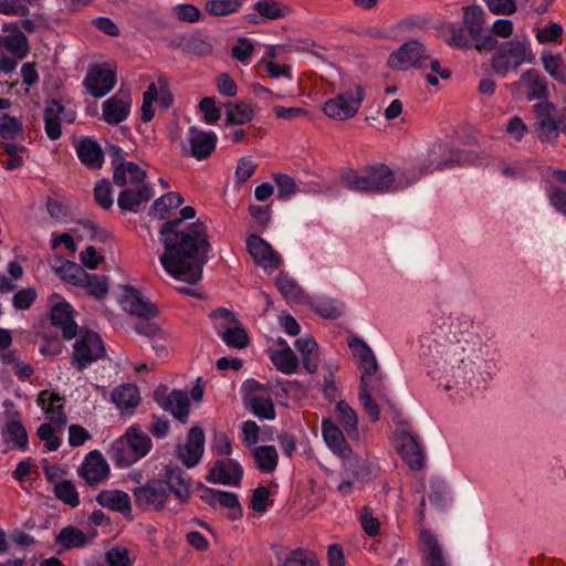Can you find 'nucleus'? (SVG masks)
Masks as SVG:
<instances>
[{
	"mask_svg": "<svg viewBox=\"0 0 566 566\" xmlns=\"http://www.w3.org/2000/svg\"><path fill=\"white\" fill-rule=\"evenodd\" d=\"M159 239L164 245L159 258L163 268L190 284L200 281L211 251L206 224L197 220L180 228V220H168L159 229Z\"/></svg>",
	"mask_w": 566,
	"mask_h": 566,
	"instance_id": "obj_1",
	"label": "nucleus"
},
{
	"mask_svg": "<svg viewBox=\"0 0 566 566\" xmlns=\"http://www.w3.org/2000/svg\"><path fill=\"white\" fill-rule=\"evenodd\" d=\"M151 447L149 436L138 427L133 426L112 443L107 453L116 467L128 468L146 457Z\"/></svg>",
	"mask_w": 566,
	"mask_h": 566,
	"instance_id": "obj_2",
	"label": "nucleus"
},
{
	"mask_svg": "<svg viewBox=\"0 0 566 566\" xmlns=\"http://www.w3.org/2000/svg\"><path fill=\"white\" fill-rule=\"evenodd\" d=\"M340 180L353 191L384 192L392 186L395 175L388 166L378 164L366 167L360 172L348 169L342 174Z\"/></svg>",
	"mask_w": 566,
	"mask_h": 566,
	"instance_id": "obj_3",
	"label": "nucleus"
},
{
	"mask_svg": "<svg viewBox=\"0 0 566 566\" xmlns=\"http://www.w3.org/2000/svg\"><path fill=\"white\" fill-rule=\"evenodd\" d=\"M364 99V85L350 78H343L339 93L324 103L323 111L332 119L347 120L358 113Z\"/></svg>",
	"mask_w": 566,
	"mask_h": 566,
	"instance_id": "obj_4",
	"label": "nucleus"
},
{
	"mask_svg": "<svg viewBox=\"0 0 566 566\" xmlns=\"http://www.w3.org/2000/svg\"><path fill=\"white\" fill-rule=\"evenodd\" d=\"M495 53L491 60L492 70L502 76L510 71L517 70L524 62L533 63L535 56L526 41H507L496 44Z\"/></svg>",
	"mask_w": 566,
	"mask_h": 566,
	"instance_id": "obj_5",
	"label": "nucleus"
},
{
	"mask_svg": "<svg viewBox=\"0 0 566 566\" xmlns=\"http://www.w3.org/2000/svg\"><path fill=\"white\" fill-rule=\"evenodd\" d=\"M71 364L83 371L93 363L106 356V349L101 336L90 329H80L75 336Z\"/></svg>",
	"mask_w": 566,
	"mask_h": 566,
	"instance_id": "obj_6",
	"label": "nucleus"
},
{
	"mask_svg": "<svg viewBox=\"0 0 566 566\" xmlns=\"http://www.w3.org/2000/svg\"><path fill=\"white\" fill-rule=\"evenodd\" d=\"M535 114V130L541 142L556 143L559 133L566 134V117L557 115V107L549 101H542L533 105Z\"/></svg>",
	"mask_w": 566,
	"mask_h": 566,
	"instance_id": "obj_7",
	"label": "nucleus"
},
{
	"mask_svg": "<svg viewBox=\"0 0 566 566\" xmlns=\"http://www.w3.org/2000/svg\"><path fill=\"white\" fill-rule=\"evenodd\" d=\"M358 398L361 402L364 411L367 413L371 422L380 419V405L392 408L391 400L388 396V389L384 384V378L380 374L370 377L367 380V386L359 384Z\"/></svg>",
	"mask_w": 566,
	"mask_h": 566,
	"instance_id": "obj_8",
	"label": "nucleus"
},
{
	"mask_svg": "<svg viewBox=\"0 0 566 566\" xmlns=\"http://www.w3.org/2000/svg\"><path fill=\"white\" fill-rule=\"evenodd\" d=\"M485 12L476 4L468 6L463 12V25L474 42V49L479 52H491L496 48L497 39L492 34H483L485 30Z\"/></svg>",
	"mask_w": 566,
	"mask_h": 566,
	"instance_id": "obj_9",
	"label": "nucleus"
},
{
	"mask_svg": "<svg viewBox=\"0 0 566 566\" xmlns=\"http://www.w3.org/2000/svg\"><path fill=\"white\" fill-rule=\"evenodd\" d=\"M134 503L143 512H161L166 509L168 495L159 478L132 490Z\"/></svg>",
	"mask_w": 566,
	"mask_h": 566,
	"instance_id": "obj_10",
	"label": "nucleus"
},
{
	"mask_svg": "<svg viewBox=\"0 0 566 566\" xmlns=\"http://www.w3.org/2000/svg\"><path fill=\"white\" fill-rule=\"evenodd\" d=\"M430 60L429 50L418 40L403 43L388 57L391 69L407 70L409 67L424 69Z\"/></svg>",
	"mask_w": 566,
	"mask_h": 566,
	"instance_id": "obj_11",
	"label": "nucleus"
},
{
	"mask_svg": "<svg viewBox=\"0 0 566 566\" xmlns=\"http://www.w3.org/2000/svg\"><path fill=\"white\" fill-rule=\"evenodd\" d=\"M159 479L164 482L168 499L172 494L181 505L189 502L192 494L191 479L184 469L175 464H167Z\"/></svg>",
	"mask_w": 566,
	"mask_h": 566,
	"instance_id": "obj_12",
	"label": "nucleus"
},
{
	"mask_svg": "<svg viewBox=\"0 0 566 566\" xmlns=\"http://www.w3.org/2000/svg\"><path fill=\"white\" fill-rule=\"evenodd\" d=\"M154 400L181 423L188 422L190 401L187 391L174 389L168 392L167 386L160 385L154 391Z\"/></svg>",
	"mask_w": 566,
	"mask_h": 566,
	"instance_id": "obj_13",
	"label": "nucleus"
},
{
	"mask_svg": "<svg viewBox=\"0 0 566 566\" xmlns=\"http://www.w3.org/2000/svg\"><path fill=\"white\" fill-rule=\"evenodd\" d=\"M243 478L241 464L233 459H218L213 462L206 480L210 483L239 486Z\"/></svg>",
	"mask_w": 566,
	"mask_h": 566,
	"instance_id": "obj_14",
	"label": "nucleus"
},
{
	"mask_svg": "<svg viewBox=\"0 0 566 566\" xmlns=\"http://www.w3.org/2000/svg\"><path fill=\"white\" fill-rule=\"evenodd\" d=\"M187 140L189 148H184V155L203 160L214 151L218 138L213 132H205L191 126L187 133Z\"/></svg>",
	"mask_w": 566,
	"mask_h": 566,
	"instance_id": "obj_15",
	"label": "nucleus"
},
{
	"mask_svg": "<svg viewBox=\"0 0 566 566\" xmlns=\"http://www.w3.org/2000/svg\"><path fill=\"white\" fill-rule=\"evenodd\" d=\"M438 353L440 360L437 361V365H440L443 373L455 379L465 377L464 347L460 342L442 345Z\"/></svg>",
	"mask_w": 566,
	"mask_h": 566,
	"instance_id": "obj_16",
	"label": "nucleus"
},
{
	"mask_svg": "<svg viewBox=\"0 0 566 566\" xmlns=\"http://www.w3.org/2000/svg\"><path fill=\"white\" fill-rule=\"evenodd\" d=\"M348 346L354 357L358 359L359 367L363 370L360 381L363 386H367V380L378 375L377 359L368 344L358 336H350L348 338Z\"/></svg>",
	"mask_w": 566,
	"mask_h": 566,
	"instance_id": "obj_17",
	"label": "nucleus"
},
{
	"mask_svg": "<svg viewBox=\"0 0 566 566\" xmlns=\"http://www.w3.org/2000/svg\"><path fill=\"white\" fill-rule=\"evenodd\" d=\"M78 475L91 485H97L109 475V465L97 450L91 451L77 470Z\"/></svg>",
	"mask_w": 566,
	"mask_h": 566,
	"instance_id": "obj_18",
	"label": "nucleus"
},
{
	"mask_svg": "<svg viewBox=\"0 0 566 566\" xmlns=\"http://www.w3.org/2000/svg\"><path fill=\"white\" fill-rule=\"evenodd\" d=\"M205 451V432L200 427L189 430L187 442L177 447V455L187 468L196 467Z\"/></svg>",
	"mask_w": 566,
	"mask_h": 566,
	"instance_id": "obj_19",
	"label": "nucleus"
},
{
	"mask_svg": "<svg viewBox=\"0 0 566 566\" xmlns=\"http://www.w3.org/2000/svg\"><path fill=\"white\" fill-rule=\"evenodd\" d=\"M443 145L441 143H434L428 151V157L418 166L419 174L426 176L433 172L434 170H442L446 167L454 165H463L468 161L467 156L461 151H452L449 157L441 160L438 159L442 151Z\"/></svg>",
	"mask_w": 566,
	"mask_h": 566,
	"instance_id": "obj_20",
	"label": "nucleus"
},
{
	"mask_svg": "<svg viewBox=\"0 0 566 566\" xmlns=\"http://www.w3.org/2000/svg\"><path fill=\"white\" fill-rule=\"evenodd\" d=\"M116 83L115 72L99 65L90 67L84 86L94 97H103L113 90Z\"/></svg>",
	"mask_w": 566,
	"mask_h": 566,
	"instance_id": "obj_21",
	"label": "nucleus"
},
{
	"mask_svg": "<svg viewBox=\"0 0 566 566\" xmlns=\"http://www.w3.org/2000/svg\"><path fill=\"white\" fill-rule=\"evenodd\" d=\"M247 250L255 263L263 268L275 269L281 264L280 255L258 234H250L248 237Z\"/></svg>",
	"mask_w": 566,
	"mask_h": 566,
	"instance_id": "obj_22",
	"label": "nucleus"
},
{
	"mask_svg": "<svg viewBox=\"0 0 566 566\" xmlns=\"http://www.w3.org/2000/svg\"><path fill=\"white\" fill-rule=\"evenodd\" d=\"M51 324L61 329L62 337L70 340L77 335L78 326L73 318V307L67 302H61L52 306L50 313Z\"/></svg>",
	"mask_w": 566,
	"mask_h": 566,
	"instance_id": "obj_23",
	"label": "nucleus"
},
{
	"mask_svg": "<svg viewBox=\"0 0 566 566\" xmlns=\"http://www.w3.org/2000/svg\"><path fill=\"white\" fill-rule=\"evenodd\" d=\"M75 151L81 163L88 169L98 170L104 164L101 145L92 137H82L75 144Z\"/></svg>",
	"mask_w": 566,
	"mask_h": 566,
	"instance_id": "obj_24",
	"label": "nucleus"
},
{
	"mask_svg": "<svg viewBox=\"0 0 566 566\" xmlns=\"http://www.w3.org/2000/svg\"><path fill=\"white\" fill-rule=\"evenodd\" d=\"M122 305L126 312L138 317L153 318L158 314L157 306L145 300L138 290L130 286L123 295Z\"/></svg>",
	"mask_w": 566,
	"mask_h": 566,
	"instance_id": "obj_25",
	"label": "nucleus"
},
{
	"mask_svg": "<svg viewBox=\"0 0 566 566\" xmlns=\"http://www.w3.org/2000/svg\"><path fill=\"white\" fill-rule=\"evenodd\" d=\"M154 196L153 188L146 184L135 188H126L119 192L118 207L124 211L137 212L143 203L148 202Z\"/></svg>",
	"mask_w": 566,
	"mask_h": 566,
	"instance_id": "obj_26",
	"label": "nucleus"
},
{
	"mask_svg": "<svg viewBox=\"0 0 566 566\" xmlns=\"http://www.w3.org/2000/svg\"><path fill=\"white\" fill-rule=\"evenodd\" d=\"M399 453L411 470H420L424 463L423 449L417 437L410 432L400 436Z\"/></svg>",
	"mask_w": 566,
	"mask_h": 566,
	"instance_id": "obj_27",
	"label": "nucleus"
},
{
	"mask_svg": "<svg viewBox=\"0 0 566 566\" xmlns=\"http://www.w3.org/2000/svg\"><path fill=\"white\" fill-rule=\"evenodd\" d=\"M419 542L426 566H449L442 554V547L437 536L429 530H421Z\"/></svg>",
	"mask_w": 566,
	"mask_h": 566,
	"instance_id": "obj_28",
	"label": "nucleus"
},
{
	"mask_svg": "<svg viewBox=\"0 0 566 566\" xmlns=\"http://www.w3.org/2000/svg\"><path fill=\"white\" fill-rule=\"evenodd\" d=\"M322 433L326 444L335 454L340 458L349 457L352 449L342 430L331 419H323Z\"/></svg>",
	"mask_w": 566,
	"mask_h": 566,
	"instance_id": "obj_29",
	"label": "nucleus"
},
{
	"mask_svg": "<svg viewBox=\"0 0 566 566\" xmlns=\"http://www.w3.org/2000/svg\"><path fill=\"white\" fill-rule=\"evenodd\" d=\"M96 502L101 506L118 512L124 516L130 515V496L122 490H103L96 495Z\"/></svg>",
	"mask_w": 566,
	"mask_h": 566,
	"instance_id": "obj_30",
	"label": "nucleus"
},
{
	"mask_svg": "<svg viewBox=\"0 0 566 566\" xmlns=\"http://www.w3.org/2000/svg\"><path fill=\"white\" fill-rule=\"evenodd\" d=\"M65 106L57 99L46 102L43 112L44 130L49 139L56 140L62 136V114Z\"/></svg>",
	"mask_w": 566,
	"mask_h": 566,
	"instance_id": "obj_31",
	"label": "nucleus"
},
{
	"mask_svg": "<svg viewBox=\"0 0 566 566\" xmlns=\"http://www.w3.org/2000/svg\"><path fill=\"white\" fill-rule=\"evenodd\" d=\"M521 82L526 90L528 101L541 99L548 101V83L544 75L537 70L530 69L521 75Z\"/></svg>",
	"mask_w": 566,
	"mask_h": 566,
	"instance_id": "obj_32",
	"label": "nucleus"
},
{
	"mask_svg": "<svg viewBox=\"0 0 566 566\" xmlns=\"http://www.w3.org/2000/svg\"><path fill=\"white\" fill-rule=\"evenodd\" d=\"M63 398L55 392L43 390L39 394L38 403L44 409L46 419L59 427L65 426L67 418L64 413L61 401Z\"/></svg>",
	"mask_w": 566,
	"mask_h": 566,
	"instance_id": "obj_33",
	"label": "nucleus"
},
{
	"mask_svg": "<svg viewBox=\"0 0 566 566\" xmlns=\"http://www.w3.org/2000/svg\"><path fill=\"white\" fill-rule=\"evenodd\" d=\"M146 171L137 164L128 161L116 166L113 174V181L118 187L130 184L134 186L145 184Z\"/></svg>",
	"mask_w": 566,
	"mask_h": 566,
	"instance_id": "obj_34",
	"label": "nucleus"
},
{
	"mask_svg": "<svg viewBox=\"0 0 566 566\" xmlns=\"http://www.w3.org/2000/svg\"><path fill=\"white\" fill-rule=\"evenodd\" d=\"M103 119L109 125H118L124 122L130 111V99H122L117 96H112L106 99L102 106Z\"/></svg>",
	"mask_w": 566,
	"mask_h": 566,
	"instance_id": "obj_35",
	"label": "nucleus"
},
{
	"mask_svg": "<svg viewBox=\"0 0 566 566\" xmlns=\"http://www.w3.org/2000/svg\"><path fill=\"white\" fill-rule=\"evenodd\" d=\"M111 398L120 410L134 409L140 401L138 388L133 384H125L116 387L112 391Z\"/></svg>",
	"mask_w": 566,
	"mask_h": 566,
	"instance_id": "obj_36",
	"label": "nucleus"
},
{
	"mask_svg": "<svg viewBox=\"0 0 566 566\" xmlns=\"http://www.w3.org/2000/svg\"><path fill=\"white\" fill-rule=\"evenodd\" d=\"M2 436L6 442L11 443L12 449H18L20 451L28 450V432L20 420L12 419L8 421L2 430Z\"/></svg>",
	"mask_w": 566,
	"mask_h": 566,
	"instance_id": "obj_37",
	"label": "nucleus"
},
{
	"mask_svg": "<svg viewBox=\"0 0 566 566\" xmlns=\"http://www.w3.org/2000/svg\"><path fill=\"white\" fill-rule=\"evenodd\" d=\"M87 542L86 534L73 525L63 527L55 537L56 545L63 549L80 548L85 546Z\"/></svg>",
	"mask_w": 566,
	"mask_h": 566,
	"instance_id": "obj_38",
	"label": "nucleus"
},
{
	"mask_svg": "<svg viewBox=\"0 0 566 566\" xmlns=\"http://www.w3.org/2000/svg\"><path fill=\"white\" fill-rule=\"evenodd\" d=\"M226 108V120L229 125H243L251 122L254 117V108L251 104L239 102V103H227Z\"/></svg>",
	"mask_w": 566,
	"mask_h": 566,
	"instance_id": "obj_39",
	"label": "nucleus"
},
{
	"mask_svg": "<svg viewBox=\"0 0 566 566\" xmlns=\"http://www.w3.org/2000/svg\"><path fill=\"white\" fill-rule=\"evenodd\" d=\"M270 358L277 370L291 375L296 371L298 358L291 347L270 350Z\"/></svg>",
	"mask_w": 566,
	"mask_h": 566,
	"instance_id": "obj_40",
	"label": "nucleus"
},
{
	"mask_svg": "<svg viewBox=\"0 0 566 566\" xmlns=\"http://www.w3.org/2000/svg\"><path fill=\"white\" fill-rule=\"evenodd\" d=\"M252 454L260 471L271 473L276 469L279 454L274 446L255 447Z\"/></svg>",
	"mask_w": 566,
	"mask_h": 566,
	"instance_id": "obj_41",
	"label": "nucleus"
},
{
	"mask_svg": "<svg viewBox=\"0 0 566 566\" xmlns=\"http://www.w3.org/2000/svg\"><path fill=\"white\" fill-rule=\"evenodd\" d=\"M0 46L4 48L15 59H23L29 53L28 38L19 30L10 35L0 36Z\"/></svg>",
	"mask_w": 566,
	"mask_h": 566,
	"instance_id": "obj_42",
	"label": "nucleus"
},
{
	"mask_svg": "<svg viewBox=\"0 0 566 566\" xmlns=\"http://www.w3.org/2000/svg\"><path fill=\"white\" fill-rule=\"evenodd\" d=\"M544 70L559 83L566 82V66L560 54L544 51L541 55Z\"/></svg>",
	"mask_w": 566,
	"mask_h": 566,
	"instance_id": "obj_43",
	"label": "nucleus"
},
{
	"mask_svg": "<svg viewBox=\"0 0 566 566\" xmlns=\"http://www.w3.org/2000/svg\"><path fill=\"white\" fill-rule=\"evenodd\" d=\"M253 9L261 15V18L269 20L284 18L290 11L287 6L275 0H259L254 3Z\"/></svg>",
	"mask_w": 566,
	"mask_h": 566,
	"instance_id": "obj_44",
	"label": "nucleus"
},
{
	"mask_svg": "<svg viewBox=\"0 0 566 566\" xmlns=\"http://www.w3.org/2000/svg\"><path fill=\"white\" fill-rule=\"evenodd\" d=\"M245 0H207L205 10L210 15L222 17L238 12Z\"/></svg>",
	"mask_w": 566,
	"mask_h": 566,
	"instance_id": "obj_45",
	"label": "nucleus"
},
{
	"mask_svg": "<svg viewBox=\"0 0 566 566\" xmlns=\"http://www.w3.org/2000/svg\"><path fill=\"white\" fill-rule=\"evenodd\" d=\"M336 411L339 415V422L349 437L358 436V418L356 411L344 400L336 405Z\"/></svg>",
	"mask_w": 566,
	"mask_h": 566,
	"instance_id": "obj_46",
	"label": "nucleus"
},
{
	"mask_svg": "<svg viewBox=\"0 0 566 566\" xmlns=\"http://www.w3.org/2000/svg\"><path fill=\"white\" fill-rule=\"evenodd\" d=\"M184 203V198L179 192H167L156 199L150 208L149 213H158L160 219H165V214L171 210L180 207Z\"/></svg>",
	"mask_w": 566,
	"mask_h": 566,
	"instance_id": "obj_47",
	"label": "nucleus"
},
{
	"mask_svg": "<svg viewBox=\"0 0 566 566\" xmlns=\"http://www.w3.org/2000/svg\"><path fill=\"white\" fill-rule=\"evenodd\" d=\"M311 308L324 318L335 319L343 314V304L334 298H318L311 302Z\"/></svg>",
	"mask_w": 566,
	"mask_h": 566,
	"instance_id": "obj_48",
	"label": "nucleus"
},
{
	"mask_svg": "<svg viewBox=\"0 0 566 566\" xmlns=\"http://www.w3.org/2000/svg\"><path fill=\"white\" fill-rule=\"evenodd\" d=\"M64 282L78 286L83 283V279L87 277V272L77 263L72 261H63L55 269Z\"/></svg>",
	"mask_w": 566,
	"mask_h": 566,
	"instance_id": "obj_49",
	"label": "nucleus"
},
{
	"mask_svg": "<svg viewBox=\"0 0 566 566\" xmlns=\"http://www.w3.org/2000/svg\"><path fill=\"white\" fill-rule=\"evenodd\" d=\"M54 495L64 504L71 507H77L80 505V495L74 485L70 480H61L54 485Z\"/></svg>",
	"mask_w": 566,
	"mask_h": 566,
	"instance_id": "obj_50",
	"label": "nucleus"
},
{
	"mask_svg": "<svg viewBox=\"0 0 566 566\" xmlns=\"http://www.w3.org/2000/svg\"><path fill=\"white\" fill-rule=\"evenodd\" d=\"M78 286L85 289L88 295L98 300L104 298L108 293V280L103 275L87 273V277L83 279V283Z\"/></svg>",
	"mask_w": 566,
	"mask_h": 566,
	"instance_id": "obj_51",
	"label": "nucleus"
},
{
	"mask_svg": "<svg viewBox=\"0 0 566 566\" xmlns=\"http://www.w3.org/2000/svg\"><path fill=\"white\" fill-rule=\"evenodd\" d=\"M450 36L447 40V43L452 48H458L462 50H469L474 48V42L469 35L467 28L451 24L449 27Z\"/></svg>",
	"mask_w": 566,
	"mask_h": 566,
	"instance_id": "obj_52",
	"label": "nucleus"
},
{
	"mask_svg": "<svg viewBox=\"0 0 566 566\" xmlns=\"http://www.w3.org/2000/svg\"><path fill=\"white\" fill-rule=\"evenodd\" d=\"M218 495L217 503L230 510L228 514L229 520L237 521L243 516L242 507L235 493L220 490Z\"/></svg>",
	"mask_w": 566,
	"mask_h": 566,
	"instance_id": "obj_53",
	"label": "nucleus"
},
{
	"mask_svg": "<svg viewBox=\"0 0 566 566\" xmlns=\"http://www.w3.org/2000/svg\"><path fill=\"white\" fill-rule=\"evenodd\" d=\"M0 148L9 156V159L3 163L6 169L14 170L23 165V159L19 154L27 151L24 146L12 142H3L0 144Z\"/></svg>",
	"mask_w": 566,
	"mask_h": 566,
	"instance_id": "obj_54",
	"label": "nucleus"
},
{
	"mask_svg": "<svg viewBox=\"0 0 566 566\" xmlns=\"http://www.w3.org/2000/svg\"><path fill=\"white\" fill-rule=\"evenodd\" d=\"M428 499L436 507H446L449 501V493L446 483L439 479L431 480Z\"/></svg>",
	"mask_w": 566,
	"mask_h": 566,
	"instance_id": "obj_55",
	"label": "nucleus"
},
{
	"mask_svg": "<svg viewBox=\"0 0 566 566\" xmlns=\"http://www.w3.org/2000/svg\"><path fill=\"white\" fill-rule=\"evenodd\" d=\"M221 337L223 342L233 348H244L249 345V336L243 327L241 326H234L227 328L222 334Z\"/></svg>",
	"mask_w": 566,
	"mask_h": 566,
	"instance_id": "obj_56",
	"label": "nucleus"
},
{
	"mask_svg": "<svg viewBox=\"0 0 566 566\" xmlns=\"http://www.w3.org/2000/svg\"><path fill=\"white\" fill-rule=\"evenodd\" d=\"M252 412L262 419H274L275 409L271 399L263 397H253L250 400Z\"/></svg>",
	"mask_w": 566,
	"mask_h": 566,
	"instance_id": "obj_57",
	"label": "nucleus"
},
{
	"mask_svg": "<svg viewBox=\"0 0 566 566\" xmlns=\"http://www.w3.org/2000/svg\"><path fill=\"white\" fill-rule=\"evenodd\" d=\"M94 199L103 208L109 209L113 206L112 186L109 180L102 179L94 187Z\"/></svg>",
	"mask_w": 566,
	"mask_h": 566,
	"instance_id": "obj_58",
	"label": "nucleus"
},
{
	"mask_svg": "<svg viewBox=\"0 0 566 566\" xmlns=\"http://www.w3.org/2000/svg\"><path fill=\"white\" fill-rule=\"evenodd\" d=\"M22 132L21 123L8 114L0 118V137L2 139H15Z\"/></svg>",
	"mask_w": 566,
	"mask_h": 566,
	"instance_id": "obj_59",
	"label": "nucleus"
},
{
	"mask_svg": "<svg viewBox=\"0 0 566 566\" xmlns=\"http://www.w3.org/2000/svg\"><path fill=\"white\" fill-rule=\"evenodd\" d=\"M135 331L139 335H144L149 338H158L165 339L166 333L160 326L154 322H150V318L140 317V319L135 324Z\"/></svg>",
	"mask_w": 566,
	"mask_h": 566,
	"instance_id": "obj_60",
	"label": "nucleus"
},
{
	"mask_svg": "<svg viewBox=\"0 0 566 566\" xmlns=\"http://www.w3.org/2000/svg\"><path fill=\"white\" fill-rule=\"evenodd\" d=\"M40 440L44 441V446L49 451H55L61 446L60 438L54 433V429L50 423H42L36 431Z\"/></svg>",
	"mask_w": 566,
	"mask_h": 566,
	"instance_id": "obj_61",
	"label": "nucleus"
},
{
	"mask_svg": "<svg viewBox=\"0 0 566 566\" xmlns=\"http://www.w3.org/2000/svg\"><path fill=\"white\" fill-rule=\"evenodd\" d=\"M253 52L254 45L248 38H240L238 43L231 49V55L244 64L249 62Z\"/></svg>",
	"mask_w": 566,
	"mask_h": 566,
	"instance_id": "obj_62",
	"label": "nucleus"
},
{
	"mask_svg": "<svg viewBox=\"0 0 566 566\" xmlns=\"http://www.w3.org/2000/svg\"><path fill=\"white\" fill-rule=\"evenodd\" d=\"M199 108L203 113V117L207 124H216L221 117V112L216 106L214 97H203L199 103Z\"/></svg>",
	"mask_w": 566,
	"mask_h": 566,
	"instance_id": "obj_63",
	"label": "nucleus"
},
{
	"mask_svg": "<svg viewBox=\"0 0 566 566\" xmlns=\"http://www.w3.org/2000/svg\"><path fill=\"white\" fill-rule=\"evenodd\" d=\"M547 196L551 206L560 214L566 216V190L557 186H551Z\"/></svg>",
	"mask_w": 566,
	"mask_h": 566,
	"instance_id": "obj_64",
	"label": "nucleus"
}]
</instances>
